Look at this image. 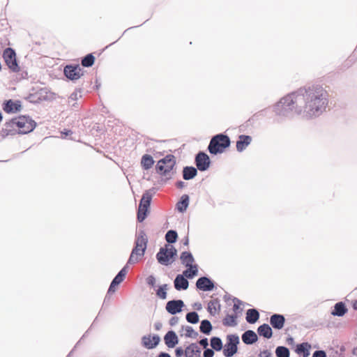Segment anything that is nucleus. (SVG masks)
Listing matches in <instances>:
<instances>
[{
    "label": "nucleus",
    "instance_id": "nucleus-64",
    "mask_svg": "<svg viewBox=\"0 0 357 357\" xmlns=\"http://www.w3.org/2000/svg\"><path fill=\"white\" fill-rule=\"evenodd\" d=\"M72 132L70 130H67L66 132H63L66 135H68Z\"/></svg>",
    "mask_w": 357,
    "mask_h": 357
},
{
    "label": "nucleus",
    "instance_id": "nucleus-50",
    "mask_svg": "<svg viewBox=\"0 0 357 357\" xmlns=\"http://www.w3.org/2000/svg\"><path fill=\"white\" fill-rule=\"evenodd\" d=\"M258 356L259 357H273V354L268 350H264L259 353Z\"/></svg>",
    "mask_w": 357,
    "mask_h": 357
},
{
    "label": "nucleus",
    "instance_id": "nucleus-22",
    "mask_svg": "<svg viewBox=\"0 0 357 357\" xmlns=\"http://www.w3.org/2000/svg\"><path fill=\"white\" fill-rule=\"evenodd\" d=\"M257 333L260 336L269 339L273 335V331L271 326L267 324L259 326L257 328Z\"/></svg>",
    "mask_w": 357,
    "mask_h": 357
},
{
    "label": "nucleus",
    "instance_id": "nucleus-46",
    "mask_svg": "<svg viewBox=\"0 0 357 357\" xmlns=\"http://www.w3.org/2000/svg\"><path fill=\"white\" fill-rule=\"evenodd\" d=\"M175 355L176 357H181L182 356H185V349H183L182 347H177L175 349Z\"/></svg>",
    "mask_w": 357,
    "mask_h": 357
},
{
    "label": "nucleus",
    "instance_id": "nucleus-43",
    "mask_svg": "<svg viewBox=\"0 0 357 357\" xmlns=\"http://www.w3.org/2000/svg\"><path fill=\"white\" fill-rule=\"evenodd\" d=\"M80 97H82V89L75 90L68 98V103L70 104L71 102L76 101Z\"/></svg>",
    "mask_w": 357,
    "mask_h": 357
},
{
    "label": "nucleus",
    "instance_id": "nucleus-16",
    "mask_svg": "<svg viewBox=\"0 0 357 357\" xmlns=\"http://www.w3.org/2000/svg\"><path fill=\"white\" fill-rule=\"evenodd\" d=\"M174 286L177 291L186 290L189 287V282L183 275L178 274L174 279Z\"/></svg>",
    "mask_w": 357,
    "mask_h": 357
},
{
    "label": "nucleus",
    "instance_id": "nucleus-54",
    "mask_svg": "<svg viewBox=\"0 0 357 357\" xmlns=\"http://www.w3.org/2000/svg\"><path fill=\"white\" fill-rule=\"evenodd\" d=\"M116 287V286H112V282H111L110 286L109 287V289L107 291V294H112V293L115 292V291H116L115 287Z\"/></svg>",
    "mask_w": 357,
    "mask_h": 357
},
{
    "label": "nucleus",
    "instance_id": "nucleus-62",
    "mask_svg": "<svg viewBox=\"0 0 357 357\" xmlns=\"http://www.w3.org/2000/svg\"><path fill=\"white\" fill-rule=\"evenodd\" d=\"M188 243H189V239H188V237H186V238H185V241H184V242H183V244H184L185 245H188Z\"/></svg>",
    "mask_w": 357,
    "mask_h": 357
},
{
    "label": "nucleus",
    "instance_id": "nucleus-19",
    "mask_svg": "<svg viewBox=\"0 0 357 357\" xmlns=\"http://www.w3.org/2000/svg\"><path fill=\"white\" fill-rule=\"evenodd\" d=\"M202 350L196 343H191L185 348V357H201Z\"/></svg>",
    "mask_w": 357,
    "mask_h": 357
},
{
    "label": "nucleus",
    "instance_id": "nucleus-60",
    "mask_svg": "<svg viewBox=\"0 0 357 357\" xmlns=\"http://www.w3.org/2000/svg\"><path fill=\"white\" fill-rule=\"evenodd\" d=\"M352 307L355 310H357V300L353 302Z\"/></svg>",
    "mask_w": 357,
    "mask_h": 357
},
{
    "label": "nucleus",
    "instance_id": "nucleus-56",
    "mask_svg": "<svg viewBox=\"0 0 357 357\" xmlns=\"http://www.w3.org/2000/svg\"><path fill=\"white\" fill-rule=\"evenodd\" d=\"M158 357H172L169 354L166 352H160Z\"/></svg>",
    "mask_w": 357,
    "mask_h": 357
},
{
    "label": "nucleus",
    "instance_id": "nucleus-49",
    "mask_svg": "<svg viewBox=\"0 0 357 357\" xmlns=\"http://www.w3.org/2000/svg\"><path fill=\"white\" fill-rule=\"evenodd\" d=\"M155 278L153 275H149L147 278H146V282L149 285L151 286V287H154L155 284Z\"/></svg>",
    "mask_w": 357,
    "mask_h": 357
},
{
    "label": "nucleus",
    "instance_id": "nucleus-44",
    "mask_svg": "<svg viewBox=\"0 0 357 357\" xmlns=\"http://www.w3.org/2000/svg\"><path fill=\"white\" fill-rule=\"evenodd\" d=\"M139 257L131 253L126 265L134 264L137 263Z\"/></svg>",
    "mask_w": 357,
    "mask_h": 357
},
{
    "label": "nucleus",
    "instance_id": "nucleus-20",
    "mask_svg": "<svg viewBox=\"0 0 357 357\" xmlns=\"http://www.w3.org/2000/svg\"><path fill=\"white\" fill-rule=\"evenodd\" d=\"M241 338L245 344H252L258 340L257 334L252 330H248L244 332L241 336Z\"/></svg>",
    "mask_w": 357,
    "mask_h": 357
},
{
    "label": "nucleus",
    "instance_id": "nucleus-28",
    "mask_svg": "<svg viewBox=\"0 0 357 357\" xmlns=\"http://www.w3.org/2000/svg\"><path fill=\"white\" fill-rule=\"evenodd\" d=\"M135 243L143 246V252H145L147 246L148 238L144 230H140L137 234Z\"/></svg>",
    "mask_w": 357,
    "mask_h": 357
},
{
    "label": "nucleus",
    "instance_id": "nucleus-13",
    "mask_svg": "<svg viewBox=\"0 0 357 357\" xmlns=\"http://www.w3.org/2000/svg\"><path fill=\"white\" fill-rule=\"evenodd\" d=\"M214 282L210 278L206 276L199 278L196 282V287L204 291H209L213 289Z\"/></svg>",
    "mask_w": 357,
    "mask_h": 357
},
{
    "label": "nucleus",
    "instance_id": "nucleus-3",
    "mask_svg": "<svg viewBox=\"0 0 357 357\" xmlns=\"http://www.w3.org/2000/svg\"><path fill=\"white\" fill-rule=\"evenodd\" d=\"M231 141L227 135L222 133L213 136L208 144V150L210 153L217 155L225 151L230 146Z\"/></svg>",
    "mask_w": 357,
    "mask_h": 357
},
{
    "label": "nucleus",
    "instance_id": "nucleus-48",
    "mask_svg": "<svg viewBox=\"0 0 357 357\" xmlns=\"http://www.w3.org/2000/svg\"><path fill=\"white\" fill-rule=\"evenodd\" d=\"M312 357H327V356L324 351L317 350L313 353Z\"/></svg>",
    "mask_w": 357,
    "mask_h": 357
},
{
    "label": "nucleus",
    "instance_id": "nucleus-11",
    "mask_svg": "<svg viewBox=\"0 0 357 357\" xmlns=\"http://www.w3.org/2000/svg\"><path fill=\"white\" fill-rule=\"evenodd\" d=\"M160 341V337L158 335H146L142 337V345L147 349H152L159 344Z\"/></svg>",
    "mask_w": 357,
    "mask_h": 357
},
{
    "label": "nucleus",
    "instance_id": "nucleus-39",
    "mask_svg": "<svg viewBox=\"0 0 357 357\" xmlns=\"http://www.w3.org/2000/svg\"><path fill=\"white\" fill-rule=\"evenodd\" d=\"M167 289H168V284H164L162 285L159 286L158 289L156 291L157 296L163 300L166 299Z\"/></svg>",
    "mask_w": 357,
    "mask_h": 357
},
{
    "label": "nucleus",
    "instance_id": "nucleus-1",
    "mask_svg": "<svg viewBox=\"0 0 357 357\" xmlns=\"http://www.w3.org/2000/svg\"><path fill=\"white\" fill-rule=\"evenodd\" d=\"M328 103V93L320 85L298 89L282 98L274 106L273 112L281 118L291 119L295 114L311 119L319 116Z\"/></svg>",
    "mask_w": 357,
    "mask_h": 357
},
{
    "label": "nucleus",
    "instance_id": "nucleus-35",
    "mask_svg": "<svg viewBox=\"0 0 357 357\" xmlns=\"http://www.w3.org/2000/svg\"><path fill=\"white\" fill-rule=\"evenodd\" d=\"M216 306H218V310H220V305L219 303V301L218 299L212 300L209 301L208 304V311L211 314H215L216 313L217 309Z\"/></svg>",
    "mask_w": 357,
    "mask_h": 357
},
{
    "label": "nucleus",
    "instance_id": "nucleus-61",
    "mask_svg": "<svg viewBox=\"0 0 357 357\" xmlns=\"http://www.w3.org/2000/svg\"><path fill=\"white\" fill-rule=\"evenodd\" d=\"M135 248L143 249V246L135 243Z\"/></svg>",
    "mask_w": 357,
    "mask_h": 357
},
{
    "label": "nucleus",
    "instance_id": "nucleus-30",
    "mask_svg": "<svg viewBox=\"0 0 357 357\" xmlns=\"http://www.w3.org/2000/svg\"><path fill=\"white\" fill-rule=\"evenodd\" d=\"M128 266L126 265L112 280V286H118L124 280L127 273Z\"/></svg>",
    "mask_w": 357,
    "mask_h": 357
},
{
    "label": "nucleus",
    "instance_id": "nucleus-40",
    "mask_svg": "<svg viewBox=\"0 0 357 357\" xmlns=\"http://www.w3.org/2000/svg\"><path fill=\"white\" fill-rule=\"evenodd\" d=\"M177 237V232L174 230H169L165 234V240L168 243H175Z\"/></svg>",
    "mask_w": 357,
    "mask_h": 357
},
{
    "label": "nucleus",
    "instance_id": "nucleus-26",
    "mask_svg": "<svg viewBox=\"0 0 357 357\" xmlns=\"http://www.w3.org/2000/svg\"><path fill=\"white\" fill-rule=\"evenodd\" d=\"M311 345L307 342H303L297 344L296 352L298 354H302L303 357H308L310 355V349Z\"/></svg>",
    "mask_w": 357,
    "mask_h": 357
},
{
    "label": "nucleus",
    "instance_id": "nucleus-23",
    "mask_svg": "<svg viewBox=\"0 0 357 357\" xmlns=\"http://www.w3.org/2000/svg\"><path fill=\"white\" fill-rule=\"evenodd\" d=\"M180 259L181 261L182 264L185 266H190L194 265L195 258L192 256V253L190 252H183L181 254Z\"/></svg>",
    "mask_w": 357,
    "mask_h": 357
},
{
    "label": "nucleus",
    "instance_id": "nucleus-47",
    "mask_svg": "<svg viewBox=\"0 0 357 357\" xmlns=\"http://www.w3.org/2000/svg\"><path fill=\"white\" fill-rule=\"evenodd\" d=\"M204 357H213L214 351L213 349L206 348L203 354Z\"/></svg>",
    "mask_w": 357,
    "mask_h": 357
},
{
    "label": "nucleus",
    "instance_id": "nucleus-21",
    "mask_svg": "<svg viewBox=\"0 0 357 357\" xmlns=\"http://www.w3.org/2000/svg\"><path fill=\"white\" fill-rule=\"evenodd\" d=\"M190 198L188 195H183L177 202L176 208L180 213H184L189 205Z\"/></svg>",
    "mask_w": 357,
    "mask_h": 357
},
{
    "label": "nucleus",
    "instance_id": "nucleus-32",
    "mask_svg": "<svg viewBox=\"0 0 357 357\" xmlns=\"http://www.w3.org/2000/svg\"><path fill=\"white\" fill-rule=\"evenodd\" d=\"M237 314H227L222 320V324L225 326H236L237 325Z\"/></svg>",
    "mask_w": 357,
    "mask_h": 357
},
{
    "label": "nucleus",
    "instance_id": "nucleus-7",
    "mask_svg": "<svg viewBox=\"0 0 357 357\" xmlns=\"http://www.w3.org/2000/svg\"><path fill=\"white\" fill-rule=\"evenodd\" d=\"M3 58L11 71L18 73L20 70L16 59V53L13 49L10 47L6 48L3 52Z\"/></svg>",
    "mask_w": 357,
    "mask_h": 357
},
{
    "label": "nucleus",
    "instance_id": "nucleus-37",
    "mask_svg": "<svg viewBox=\"0 0 357 357\" xmlns=\"http://www.w3.org/2000/svg\"><path fill=\"white\" fill-rule=\"evenodd\" d=\"M95 61V57L92 54H89L86 55L82 60V65L84 67H91L93 65Z\"/></svg>",
    "mask_w": 357,
    "mask_h": 357
},
{
    "label": "nucleus",
    "instance_id": "nucleus-41",
    "mask_svg": "<svg viewBox=\"0 0 357 357\" xmlns=\"http://www.w3.org/2000/svg\"><path fill=\"white\" fill-rule=\"evenodd\" d=\"M185 319L188 322L195 324L199 322V314L196 312H190L186 314Z\"/></svg>",
    "mask_w": 357,
    "mask_h": 357
},
{
    "label": "nucleus",
    "instance_id": "nucleus-24",
    "mask_svg": "<svg viewBox=\"0 0 357 357\" xmlns=\"http://www.w3.org/2000/svg\"><path fill=\"white\" fill-rule=\"evenodd\" d=\"M347 312V308L343 302H338L335 303L334 309L331 312V314L337 317H342Z\"/></svg>",
    "mask_w": 357,
    "mask_h": 357
},
{
    "label": "nucleus",
    "instance_id": "nucleus-14",
    "mask_svg": "<svg viewBox=\"0 0 357 357\" xmlns=\"http://www.w3.org/2000/svg\"><path fill=\"white\" fill-rule=\"evenodd\" d=\"M22 109L20 101H13L10 99L3 103V109L8 114H14L20 112Z\"/></svg>",
    "mask_w": 357,
    "mask_h": 357
},
{
    "label": "nucleus",
    "instance_id": "nucleus-25",
    "mask_svg": "<svg viewBox=\"0 0 357 357\" xmlns=\"http://www.w3.org/2000/svg\"><path fill=\"white\" fill-rule=\"evenodd\" d=\"M197 168L192 166H186L183 169V178L185 180H190L195 178L197 174Z\"/></svg>",
    "mask_w": 357,
    "mask_h": 357
},
{
    "label": "nucleus",
    "instance_id": "nucleus-38",
    "mask_svg": "<svg viewBox=\"0 0 357 357\" xmlns=\"http://www.w3.org/2000/svg\"><path fill=\"white\" fill-rule=\"evenodd\" d=\"M231 299L234 302L233 311L238 315V313L242 312L243 308L241 307V305H244V303L236 297H234Z\"/></svg>",
    "mask_w": 357,
    "mask_h": 357
},
{
    "label": "nucleus",
    "instance_id": "nucleus-15",
    "mask_svg": "<svg viewBox=\"0 0 357 357\" xmlns=\"http://www.w3.org/2000/svg\"><path fill=\"white\" fill-rule=\"evenodd\" d=\"M285 318L284 315L280 314H273L270 317V324L277 330H280L284 327Z\"/></svg>",
    "mask_w": 357,
    "mask_h": 357
},
{
    "label": "nucleus",
    "instance_id": "nucleus-17",
    "mask_svg": "<svg viewBox=\"0 0 357 357\" xmlns=\"http://www.w3.org/2000/svg\"><path fill=\"white\" fill-rule=\"evenodd\" d=\"M164 341L167 347L174 348L178 343V338L174 331H169L165 335Z\"/></svg>",
    "mask_w": 357,
    "mask_h": 357
},
{
    "label": "nucleus",
    "instance_id": "nucleus-8",
    "mask_svg": "<svg viewBox=\"0 0 357 357\" xmlns=\"http://www.w3.org/2000/svg\"><path fill=\"white\" fill-rule=\"evenodd\" d=\"M227 339V342L225 345L223 354L226 357H231L237 352L239 337L237 335H228Z\"/></svg>",
    "mask_w": 357,
    "mask_h": 357
},
{
    "label": "nucleus",
    "instance_id": "nucleus-58",
    "mask_svg": "<svg viewBox=\"0 0 357 357\" xmlns=\"http://www.w3.org/2000/svg\"><path fill=\"white\" fill-rule=\"evenodd\" d=\"M154 326L156 331H159L162 328V324L160 322H156Z\"/></svg>",
    "mask_w": 357,
    "mask_h": 357
},
{
    "label": "nucleus",
    "instance_id": "nucleus-33",
    "mask_svg": "<svg viewBox=\"0 0 357 357\" xmlns=\"http://www.w3.org/2000/svg\"><path fill=\"white\" fill-rule=\"evenodd\" d=\"M212 325L207 319H204L201 321L199 330L204 334L209 335L212 331Z\"/></svg>",
    "mask_w": 357,
    "mask_h": 357
},
{
    "label": "nucleus",
    "instance_id": "nucleus-52",
    "mask_svg": "<svg viewBox=\"0 0 357 357\" xmlns=\"http://www.w3.org/2000/svg\"><path fill=\"white\" fill-rule=\"evenodd\" d=\"M178 317H172L170 319H169V325L172 326H174L175 325H176L178 323Z\"/></svg>",
    "mask_w": 357,
    "mask_h": 357
},
{
    "label": "nucleus",
    "instance_id": "nucleus-53",
    "mask_svg": "<svg viewBox=\"0 0 357 357\" xmlns=\"http://www.w3.org/2000/svg\"><path fill=\"white\" fill-rule=\"evenodd\" d=\"M355 62V60L353 59L352 56H349V59L346 61V66H347V67H349L350 66H351Z\"/></svg>",
    "mask_w": 357,
    "mask_h": 357
},
{
    "label": "nucleus",
    "instance_id": "nucleus-29",
    "mask_svg": "<svg viewBox=\"0 0 357 357\" xmlns=\"http://www.w3.org/2000/svg\"><path fill=\"white\" fill-rule=\"evenodd\" d=\"M187 269L183 272L184 277L188 279H192L195 277L198 273V266L197 264H194L190 266H186Z\"/></svg>",
    "mask_w": 357,
    "mask_h": 357
},
{
    "label": "nucleus",
    "instance_id": "nucleus-45",
    "mask_svg": "<svg viewBox=\"0 0 357 357\" xmlns=\"http://www.w3.org/2000/svg\"><path fill=\"white\" fill-rule=\"evenodd\" d=\"M145 252H143V249L133 248L131 253L137 256L138 257H143Z\"/></svg>",
    "mask_w": 357,
    "mask_h": 357
},
{
    "label": "nucleus",
    "instance_id": "nucleus-18",
    "mask_svg": "<svg viewBox=\"0 0 357 357\" xmlns=\"http://www.w3.org/2000/svg\"><path fill=\"white\" fill-rule=\"evenodd\" d=\"M252 142V137L249 135H241L236 142V149L238 152L243 151Z\"/></svg>",
    "mask_w": 357,
    "mask_h": 357
},
{
    "label": "nucleus",
    "instance_id": "nucleus-59",
    "mask_svg": "<svg viewBox=\"0 0 357 357\" xmlns=\"http://www.w3.org/2000/svg\"><path fill=\"white\" fill-rule=\"evenodd\" d=\"M231 296L229 294H225L224 296V300L225 301H227L228 300L231 299Z\"/></svg>",
    "mask_w": 357,
    "mask_h": 357
},
{
    "label": "nucleus",
    "instance_id": "nucleus-6",
    "mask_svg": "<svg viewBox=\"0 0 357 357\" xmlns=\"http://www.w3.org/2000/svg\"><path fill=\"white\" fill-rule=\"evenodd\" d=\"M152 195L149 191H146L143 194L137 211V220L139 222H143L146 219Z\"/></svg>",
    "mask_w": 357,
    "mask_h": 357
},
{
    "label": "nucleus",
    "instance_id": "nucleus-57",
    "mask_svg": "<svg viewBox=\"0 0 357 357\" xmlns=\"http://www.w3.org/2000/svg\"><path fill=\"white\" fill-rule=\"evenodd\" d=\"M194 307L197 310H200L202 308V306L200 303H195L194 304Z\"/></svg>",
    "mask_w": 357,
    "mask_h": 357
},
{
    "label": "nucleus",
    "instance_id": "nucleus-5",
    "mask_svg": "<svg viewBox=\"0 0 357 357\" xmlns=\"http://www.w3.org/2000/svg\"><path fill=\"white\" fill-rule=\"evenodd\" d=\"M177 255L176 249L171 245H165L160 248L156 254V259L162 265L168 266L174 261V257Z\"/></svg>",
    "mask_w": 357,
    "mask_h": 357
},
{
    "label": "nucleus",
    "instance_id": "nucleus-42",
    "mask_svg": "<svg viewBox=\"0 0 357 357\" xmlns=\"http://www.w3.org/2000/svg\"><path fill=\"white\" fill-rule=\"evenodd\" d=\"M182 328L185 331V336L186 337L196 339L198 337V333L195 331L192 326H186L185 327L183 326Z\"/></svg>",
    "mask_w": 357,
    "mask_h": 357
},
{
    "label": "nucleus",
    "instance_id": "nucleus-55",
    "mask_svg": "<svg viewBox=\"0 0 357 357\" xmlns=\"http://www.w3.org/2000/svg\"><path fill=\"white\" fill-rule=\"evenodd\" d=\"M185 186V182L182 181H179L176 183V187L178 188H183Z\"/></svg>",
    "mask_w": 357,
    "mask_h": 357
},
{
    "label": "nucleus",
    "instance_id": "nucleus-27",
    "mask_svg": "<svg viewBox=\"0 0 357 357\" xmlns=\"http://www.w3.org/2000/svg\"><path fill=\"white\" fill-rule=\"evenodd\" d=\"M259 318V313L256 309L252 308L247 310L245 319L249 324H255Z\"/></svg>",
    "mask_w": 357,
    "mask_h": 357
},
{
    "label": "nucleus",
    "instance_id": "nucleus-34",
    "mask_svg": "<svg viewBox=\"0 0 357 357\" xmlns=\"http://www.w3.org/2000/svg\"><path fill=\"white\" fill-rule=\"evenodd\" d=\"M211 346L213 349L219 351L222 348V342L218 337H213L211 338Z\"/></svg>",
    "mask_w": 357,
    "mask_h": 357
},
{
    "label": "nucleus",
    "instance_id": "nucleus-9",
    "mask_svg": "<svg viewBox=\"0 0 357 357\" xmlns=\"http://www.w3.org/2000/svg\"><path fill=\"white\" fill-rule=\"evenodd\" d=\"M65 76L70 80H77L82 75V69L79 65H68L64 68Z\"/></svg>",
    "mask_w": 357,
    "mask_h": 357
},
{
    "label": "nucleus",
    "instance_id": "nucleus-63",
    "mask_svg": "<svg viewBox=\"0 0 357 357\" xmlns=\"http://www.w3.org/2000/svg\"><path fill=\"white\" fill-rule=\"evenodd\" d=\"M340 351L341 352H344L345 351V347L344 346H342L340 349Z\"/></svg>",
    "mask_w": 357,
    "mask_h": 357
},
{
    "label": "nucleus",
    "instance_id": "nucleus-10",
    "mask_svg": "<svg viewBox=\"0 0 357 357\" xmlns=\"http://www.w3.org/2000/svg\"><path fill=\"white\" fill-rule=\"evenodd\" d=\"M195 164L199 171H206L210 166V158L206 153L200 151L195 156Z\"/></svg>",
    "mask_w": 357,
    "mask_h": 357
},
{
    "label": "nucleus",
    "instance_id": "nucleus-36",
    "mask_svg": "<svg viewBox=\"0 0 357 357\" xmlns=\"http://www.w3.org/2000/svg\"><path fill=\"white\" fill-rule=\"evenodd\" d=\"M275 355L277 357H289L290 353L287 347L278 346L275 349Z\"/></svg>",
    "mask_w": 357,
    "mask_h": 357
},
{
    "label": "nucleus",
    "instance_id": "nucleus-31",
    "mask_svg": "<svg viewBox=\"0 0 357 357\" xmlns=\"http://www.w3.org/2000/svg\"><path fill=\"white\" fill-rule=\"evenodd\" d=\"M153 164L154 160L151 155L145 154L142 156L141 165L144 169H149L153 166Z\"/></svg>",
    "mask_w": 357,
    "mask_h": 357
},
{
    "label": "nucleus",
    "instance_id": "nucleus-12",
    "mask_svg": "<svg viewBox=\"0 0 357 357\" xmlns=\"http://www.w3.org/2000/svg\"><path fill=\"white\" fill-rule=\"evenodd\" d=\"M184 303L182 300H172L167 303L165 309L171 314L174 315L182 311Z\"/></svg>",
    "mask_w": 357,
    "mask_h": 357
},
{
    "label": "nucleus",
    "instance_id": "nucleus-4",
    "mask_svg": "<svg viewBox=\"0 0 357 357\" xmlns=\"http://www.w3.org/2000/svg\"><path fill=\"white\" fill-rule=\"evenodd\" d=\"M173 155H167L160 160L155 167L156 172L167 178H171L174 172L173 171L176 161Z\"/></svg>",
    "mask_w": 357,
    "mask_h": 357
},
{
    "label": "nucleus",
    "instance_id": "nucleus-2",
    "mask_svg": "<svg viewBox=\"0 0 357 357\" xmlns=\"http://www.w3.org/2000/svg\"><path fill=\"white\" fill-rule=\"evenodd\" d=\"M15 124L20 129V134H27L32 132L36 126V123L29 116H20L17 119L15 118L10 121L5 123L6 128L2 130L3 135H12V130H8V128H11Z\"/></svg>",
    "mask_w": 357,
    "mask_h": 357
},
{
    "label": "nucleus",
    "instance_id": "nucleus-51",
    "mask_svg": "<svg viewBox=\"0 0 357 357\" xmlns=\"http://www.w3.org/2000/svg\"><path fill=\"white\" fill-rule=\"evenodd\" d=\"M199 344L202 346L204 349L207 348L208 345V339L206 337H204L199 340Z\"/></svg>",
    "mask_w": 357,
    "mask_h": 357
}]
</instances>
